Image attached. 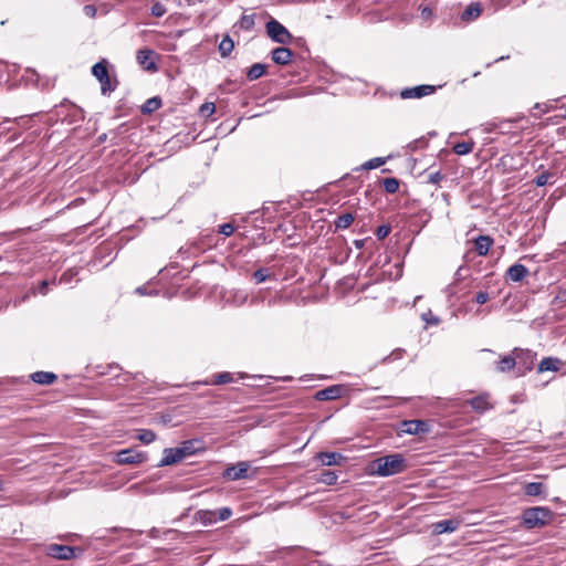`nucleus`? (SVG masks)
I'll list each match as a JSON object with an SVG mask.
<instances>
[{
  "instance_id": "obj_63",
  "label": "nucleus",
  "mask_w": 566,
  "mask_h": 566,
  "mask_svg": "<svg viewBox=\"0 0 566 566\" xmlns=\"http://www.w3.org/2000/svg\"><path fill=\"white\" fill-rule=\"evenodd\" d=\"M101 140H105V135L99 137Z\"/></svg>"
},
{
  "instance_id": "obj_26",
  "label": "nucleus",
  "mask_w": 566,
  "mask_h": 566,
  "mask_svg": "<svg viewBox=\"0 0 566 566\" xmlns=\"http://www.w3.org/2000/svg\"><path fill=\"white\" fill-rule=\"evenodd\" d=\"M545 486L541 482H530L524 485V493L528 496H539L544 493Z\"/></svg>"
},
{
  "instance_id": "obj_30",
  "label": "nucleus",
  "mask_w": 566,
  "mask_h": 566,
  "mask_svg": "<svg viewBox=\"0 0 566 566\" xmlns=\"http://www.w3.org/2000/svg\"><path fill=\"white\" fill-rule=\"evenodd\" d=\"M64 106H67L71 109L70 116L72 117V119L70 120V123L81 122L84 119L83 111L80 107L70 102L61 104V107Z\"/></svg>"
},
{
  "instance_id": "obj_2",
  "label": "nucleus",
  "mask_w": 566,
  "mask_h": 566,
  "mask_svg": "<svg viewBox=\"0 0 566 566\" xmlns=\"http://www.w3.org/2000/svg\"><path fill=\"white\" fill-rule=\"evenodd\" d=\"M554 518V513L546 506H534L524 510L522 513V524L531 528H539L548 525Z\"/></svg>"
},
{
  "instance_id": "obj_18",
  "label": "nucleus",
  "mask_w": 566,
  "mask_h": 566,
  "mask_svg": "<svg viewBox=\"0 0 566 566\" xmlns=\"http://www.w3.org/2000/svg\"><path fill=\"white\" fill-rule=\"evenodd\" d=\"M235 380L234 378V374L232 373H229V371H223V373H219L217 375L213 376V380H203V381H197V382H192L191 386L192 387H196L197 385H224V384H230V382H233Z\"/></svg>"
},
{
  "instance_id": "obj_52",
  "label": "nucleus",
  "mask_w": 566,
  "mask_h": 566,
  "mask_svg": "<svg viewBox=\"0 0 566 566\" xmlns=\"http://www.w3.org/2000/svg\"><path fill=\"white\" fill-rule=\"evenodd\" d=\"M84 12L88 17H94L96 14V8L93 4L84 6Z\"/></svg>"
},
{
  "instance_id": "obj_59",
  "label": "nucleus",
  "mask_w": 566,
  "mask_h": 566,
  "mask_svg": "<svg viewBox=\"0 0 566 566\" xmlns=\"http://www.w3.org/2000/svg\"><path fill=\"white\" fill-rule=\"evenodd\" d=\"M238 376H239V378H245L247 377V375L243 374V373H239Z\"/></svg>"
},
{
  "instance_id": "obj_48",
  "label": "nucleus",
  "mask_w": 566,
  "mask_h": 566,
  "mask_svg": "<svg viewBox=\"0 0 566 566\" xmlns=\"http://www.w3.org/2000/svg\"><path fill=\"white\" fill-rule=\"evenodd\" d=\"M422 319L426 321V323L430 324V325H438L440 323L439 317L432 315V313L430 311L428 313L422 314Z\"/></svg>"
},
{
  "instance_id": "obj_35",
  "label": "nucleus",
  "mask_w": 566,
  "mask_h": 566,
  "mask_svg": "<svg viewBox=\"0 0 566 566\" xmlns=\"http://www.w3.org/2000/svg\"><path fill=\"white\" fill-rule=\"evenodd\" d=\"M382 186L386 192L395 193L399 189V181L396 178H386L382 181Z\"/></svg>"
},
{
  "instance_id": "obj_11",
  "label": "nucleus",
  "mask_w": 566,
  "mask_h": 566,
  "mask_svg": "<svg viewBox=\"0 0 566 566\" xmlns=\"http://www.w3.org/2000/svg\"><path fill=\"white\" fill-rule=\"evenodd\" d=\"M401 431L407 434H421L429 432V424L423 420H405Z\"/></svg>"
},
{
  "instance_id": "obj_27",
  "label": "nucleus",
  "mask_w": 566,
  "mask_h": 566,
  "mask_svg": "<svg viewBox=\"0 0 566 566\" xmlns=\"http://www.w3.org/2000/svg\"><path fill=\"white\" fill-rule=\"evenodd\" d=\"M219 53L222 57H227L231 54V52L233 51L234 49V42L233 40L229 36V35H226L221 42L219 43Z\"/></svg>"
},
{
  "instance_id": "obj_28",
  "label": "nucleus",
  "mask_w": 566,
  "mask_h": 566,
  "mask_svg": "<svg viewBox=\"0 0 566 566\" xmlns=\"http://www.w3.org/2000/svg\"><path fill=\"white\" fill-rule=\"evenodd\" d=\"M266 66L262 63H254L252 66L249 67L247 72V77L250 81H254L260 78L265 73Z\"/></svg>"
},
{
  "instance_id": "obj_19",
  "label": "nucleus",
  "mask_w": 566,
  "mask_h": 566,
  "mask_svg": "<svg viewBox=\"0 0 566 566\" xmlns=\"http://www.w3.org/2000/svg\"><path fill=\"white\" fill-rule=\"evenodd\" d=\"M493 239L490 235H479L474 240V247L478 255L484 256L489 253L491 247L493 245Z\"/></svg>"
},
{
  "instance_id": "obj_42",
  "label": "nucleus",
  "mask_w": 566,
  "mask_h": 566,
  "mask_svg": "<svg viewBox=\"0 0 566 566\" xmlns=\"http://www.w3.org/2000/svg\"><path fill=\"white\" fill-rule=\"evenodd\" d=\"M217 512V520L227 521L232 516V510L230 507H221L219 510H214Z\"/></svg>"
},
{
  "instance_id": "obj_46",
  "label": "nucleus",
  "mask_w": 566,
  "mask_h": 566,
  "mask_svg": "<svg viewBox=\"0 0 566 566\" xmlns=\"http://www.w3.org/2000/svg\"><path fill=\"white\" fill-rule=\"evenodd\" d=\"M216 106L213 103H205L200 106V114L205 116H210L214 113Z\"/></svg>"
},
{
  "instance_id": "obj_16",
  "label": "nucleus",
  "mask_w": 566,
  "mask_h": 566,
  "mask_svg": "<svg viewBox=\"0 0 566 566\" xmlns=\"http://www.w3.org/2000/svg\"><path fill=\"white\" fill-rule=\"evenodd\" d=\"M271 54L273 62L279 65H287L292 62L293 52L285 46L275 48Z\"/></svg>"
},
{
  "instance_id": "obj_54",
  "label": "nucleus",
  "mask_w": 566,
  "mask_h": 566,
  "mask_svg": "<svg viewBox=\"0 0 566 566\" xmlns=\"http://www.w3.org/2000/svg\"><path fill=\"white\" fill-rule=\"evenodd\" d=\"M136 293H138V294H140V295H147V294H149V293L147 292L146 286H139V287H137V289H136Z\"/></svg>"
},
{
  "instance_id": "obj_45",
  "label": "nucleus",
  "mask_w": 566,
  "mask_h": 566,
  "mask_svg": "<svg viewBox=\"0 0 566 566\" xmlns=\"http://www.w3.org/2000/svg\"><path fill=\"white\" fill-rule=\"evenodd\" d=\"M25 78L28 82H30L34 85H38L40 76L35 70L27 69L25 70Z\"/></svg>"
},
{
  "instance_id": "obj_60",
  "label": "nucleus",
  "mask_w": 566,
  "mask_h": 566,
  "mask_svg": "<svg viewBox=\"0 0 566 566\" xmlns=\"http://www.w3.org/2000/svg\"><path fill=\"white\" fill-rule=\"evenodd\" d=\"M355 244H356V247H361V242L360 241H355Z\"/></svg>"
},
{
  "instance_id": "obj_41",
  "label": "nucleus",
  "mask_w": 566,
  "mask_h": 566,
  "mask_svg": "<svg viewBox=\"0 0 566 566\" xmlns=\"http://www.w3.org/2000/svg\"><path fill=\"white\" fill-rule=\"evenodd\" d=\"M150 11L154 17L160 18L167 12V9L163 3L155 2L153 3Z\"/></svg>"
},
{
  "instance_id": "obj_21",
  "label": "nucleus",
  "mask_w": 566,
  "mask_h": 566,
  "mask_svg": "<svg viewBox=\"0 0 566 566\" xmlns=\"http://www.w3.org/2000/svg\"><path fill=\"white\" fill-rule=\"evenodd\" d=\"M516 367V358L515 355H505L503 356L496 366V371L499 373H507L513 370Z\"/></svg>"
},
{
  "instance_id": "obj_50",
  "label": "nucleus",
  "mask_w": 566,
  "mask_h": 566,
  "mask_svg": "<svg viewBox=\"0 0 566 566\" xmlns=\"http://www.w3.org/2000/svg\"><path fill=\"white\" fill-rule=\"evenodd\" d=\"M489 300H490V295L488 292H484V291L476 293V295L474 297V301L480 305L485 304Z\"/></svg>"
},
{
  "instance_id": "obj_44",
  "label": "nucleus",
  "mask_w": 566,
  "mask_h": 566,
  "mask_svg": "<svg viewBox=\"0 0 566 566\" xmlns=\"http://www.w3.org/2000/svg\"><path fill=\"white\" fill-rule=\"evenodd\" d=\"M391 231V228L390 226L388 224H382L380 227L377 228L376 230V237L379 239V240H382L385 238H387L389 235Z\"/></svg>"
},
{
  "instance_id": "obj_33",
  "label": "nucleus",
  "mask_w": 566,
  "mask_h": 566,
  "mask_svg": "<svg viewBox=\"0 0 566 566\" xmlns=\"http://www.w3.org/2000/svg\"><path fill=\"white\" fill-rule=\"evenodd\" d=\"M161 106L160 97H151L149 98L142 107V112L145 114L157 111Z\"/></svg>"
},
{
  "instance_id": "obj_51",
  "label": "nucleus",
  "mask_w": 566,
  "mask_h": 566,
  "mask_svg": "<svg viewBox=\"0 0 566 566\" xmlns=\"http://www.w3.org/2000/svg\"><path fill=\"white\" fill-rule=\"evenodd\" d=\"M402 354H403L402 349H396L389 356L385 357L384 361H389V360L401 358Z\"/></svg>"
},
{
  "instance_id": "obj_38",
  "label": "nucleus",
  "mask_w": 566,
  "mask_h": 566,
  "mask_svg": "<svg viewBox=\"0 0 566 566\" xmlns=\"http://www.w3.org/2000/svg\"><path fill=\"white\" fill-rule=\"evenodd\" d=\"M156 434L153 430L143 429L138 433V440L145 444H149L155 441Z\"/></svg>"
},
{
  "instance_id": "obj_25",
  "label": "nucleus",
  "mask_w": 566,
  "mask_h": 566,
  "mask_svg": "<svg viewBox=\"0 0 566 566\" xmlns=\"http://www.w3.org/2000/svg\"><path fill=\"white\" fill-rule=\"evenodd\" d=\"M197 518L203 524V525H212L218 522L217 520V512L213 510H199L197 512Z\"/></svg>"
},
{
  "instance_id": "obj_57",
  "label": "nucleus",
  "mask_w": 566,
  "mask_h": 566,
  "mask_svg": "<svg viewBox=\"0 0 566 566\" xmlns=\"http://www.w3.org/2000/svg\"><path fill=\"white\" fill-rule=\"evenodd\" d=\"M422 14H423V15H430V14H431V10H430L429 8H424V9L422 10Z\"/></svg>"
},
{
  "instance_id": "obj_8",
  "label": "nucleus",
  "mask_w": 566,
  "mask_h": 566,
  "mask_svg": "<svg viewBox=\"0 0 566 566\" xmlns=\"http://www.w3.org/2000/svg\"><path fill=\"white\" fill-rule=\"evenodd\" d=\"M146 461V454L134 449H124L116 454L118 464H139Z\"/></svg>"
},
{
  "instance_id": "obj_39",
  "label": "nucleus",
  "mask_w": 566,
  "mask_h": 566,
  "mask_svg": "<svg viewBox=\"0 0 566 566\" xmlns=\"http://www.w3.org/2000/svg\"><path fill=\"white\" fill-rule=\"evenodd\" d=\"M386 163V158L375 157L363 164V169L370 170L382 166Z\"/></svg>"
},
{
  "instance_id": "obj_3",
  "label": "nucleus",
  "mask_w": 566,
  "mask_h": 566,
  "mask_svg": "<svg viewBox=\"0 0 566 566\" xmlns=\"http://www.w3.org/2000/svg\"><path fill=\"white\" fill-rule=\"evenodd\" d=\"M45 556L57 560H71L83 555L84 551L81 547L63 544H46L42 548Z\"/></svg>"
},
{
  "instance_id": "obj_15",
  "label": "nucleus",
  "mask_w": 566,
  "mask_h": 566,
  "mask_svg": "<svg viewBox=\"0 0 566 566\" xmlns=\"http://www.w3.org/2000/svg\"><path fill=\"white\" fill-rule=\"evenodd\" d=\"M461 522L457 518L442 520L433 524V532L438 535L451 533L459 528Z\"/></svg>"
},
{
  "instance_id": "obj_62",
  "label": "nucleus",
  "mask_w": 566,
  "mask_h": 566,
  "mask_svg": "<svg viewBox=\"0 0 566 566\" xmlns=\"http://www.w3.org/2000/svg\"><path fill=\"white\" fill-rule=\"evenodd\" d=\"M167 533H168V534H172V533H175V531L169 530V531H167Z\"/></svg>"
},
{
  "instance_id": "obj_37",
  "label": "nucleus",
  "mask_w": 566,
  "mask_h": 566,
  "mask_svg": "<svg viewBox=\"0 0 566 566\" xmlns=\"http://www.w3.org/2000/svg\"><path fill=\"white\" fill-rule=\"evenodd\" d=\"M239 27L250 31L254 27V14H243L239 20Z\"/></svg>"
},
{
  "instance_id": "obj_47",
  "label": "nucleus",
  "mask_w": 566,
  "mask_h": 566,
  "mask_svg": "<svg viewBox=\"0 0 566 566\" xmlns=\"http://www.w3.org/2000/svg\"><path fill=\"white\" fill-rule=\"evenodd\" d=\"M234 232V226L232 223H223L219 226V233L229 237Z\"/></svg>"
},
{
  "instance_id": "obj_23",
  "label": "nucleus",
  "mask_w": 566,
  "mask_h": 566,
  "mask_svg": "<svg viewBox=\"0 0 566 566\" xmlns=\"http://www.w3.org/2000/svg\"><path fill=\"white\" fill-rule=\"evenodd\" d=\"M560 366V360L554 357H545L538 365V373L557 371Z\"/></svg>"
},
{
  "instance_id": "obj_7",
  "label": "nucleus",
  "mask_w": 566,
  "mask_h": 566,
  "mask_svg": "<svg viewBox=\"0 0 566 566\" xmlns=\"http://www.w3.org/2000/svg\"><path fill=\"white\" fill-rule=\"evenodd\" d=\"M348 391L345 385H332L315 392L314 398L318 401L336 400Z\"/></svg>"
},
{
  "instance_id": "obj_9",
  "label": "nucleus",
  "mask_w": 566,
  "mask_h": 566,
  "mask_svg": "<svg viewBox=\"0 0 566 566\" xmlns=\"http://www.w3.org/2000/svg\"><path fill=\"white\" fill-rule=\"evenodd\" d=\"M156 57H157V54L151 49H142L137 52V55H136L138 64L145 71H151V72H156L158 70V67L156 65Z\"/></svg>"
},
{
  "instance_id": "obj_22",
  "label": "nucleus",
  "mask_w": 566,
  "mask_h": 566,
  "mask_svg": "<svg viewBox=\"0 0 566 566\" xmlns=\"http://www.w3.org/2000/svg\"><path fill=\"white\" fill-rule=\"evenodd\" d=\"M31 379L40 385H51L56 380V375L51 371H35L31 374Z\"/></svg>"
},
{
  "instance_id": "obj_6",
  "label": "nucleus",
  "mask_w": 566,
  "mask_h": 566,
  "mask_svg": "<svg viewBox=\"0 0 566 566\" xmlns=\"http://www.w3.org/2000/svg\"><path fill=\"white\" fill-rule=\"evenodd\" d=\"M513 354L516 358L518 376H523L533 369L534 361L536 359L535 353L530 349L514 348Z\"/></svg>"
},
{
  "instance_id": "obj_43",
  "label": "nucleus",
  "mask_w": 566,
  "mask_h": 566,
  "mask_svg": "<svg viewBox=\"0 0 566 566\" xmlns=\"http://www.w3.org/2000/svg\"><path fill=\"white\" fill-rule=\"evenodd\" d=\"M270 276L269 271L266 269H259L253 273V277L256 283L264 282Z\"/></svg>"
},
{
  "instance_id": "obj_53",
  "label": "nucleus",
  "mask_w": 566,
  "mask_h": 566,
  "mask_svg": "<svg viewBox=\"0 0 566 566\" xmlns=\"http://www.w3.org/2000/svg\"><path fill=\"white\" fill-rule=\"evenodd\" d=\"M48 284H49V282H48V281H42V282L39 284V286H38V289H36V292H38L39 294L45 295V294H46V286H48Z\"/></svg>"
},
{
  "instance_id": "obj_34",
  "label": "nucleus",
  "mask_w": 566,
  "mask_h": 566,
  "mask_svg": "<svg viewBox=\"0 0 566 566\" xmlns=\"http://www.w3.org/2000/svg\"><path fill=\"white\" fill-rule=\"evenodd\" d=\"M197 441L195 440H187L184 441L178 448L181 451V454L184 458H187L189 455H192L196 453L197 449L195 448Z\"/></svg>"
},
{
  "instance_id": "obj_40",
  "label": "nucleus",
  "mask_w": 566,
  "mask_h": 566,
  "mask_svg": "<svg viewBox=\"0 0 566 566\" xmlns=\"http://www.w3.org/2000/svg\"><path fill=\"white\" fill-rule=\"evenodd\" d=\"M553 177L551 172L544 171L536 176L535 178V185L537 187H543L547 184H549V179Z\"/></svg>"
},
{
  "instance_id": "obj_29",
  "label": "nucleus",
  "mask_w": 566,
  "mask_h": 566,
  "mask_svg": "<svg viewBox=\"0 0 566 566\" xmlns=\"http://www.w3.org/2000/svg\"><path fill=\"white\" fill-rule=\"evenodd\" d=\"M474 145L473 140L457 143L453 146V151L459 156L468 155L472 153Z\"/></svg>"
},
{
  "instance_id": "obj_14",
  "label": "nucleus",
  "mask_w": 566,
  "mask_h": 566,
  "mask_svg": "<svg viewBox=\"0 0 566 566\" xmlns=\"http://www.w3.org/2000/svg\"><path fill=\"white\" fill-rule=\"evenodd\" d=\"M528 275V269L521 263H515L506 270V280L521 282Z\"/></svg>"
},
{
  "instance_id": "obj_55",
  "label": "nucleus",
  "mask_w": 566,
  "mask_h": 566,
  "mask_svg": "<svg viewBox=\"0 0 566 566\" xmlns=\"http://www.w3.org/2000/svg\"><path fill=\"white\" fill-rule=\"evenodd\" d=\"M6 486V480L3 475H0V491H3Z\"/></svg>"
},
{
  "instance_id": "obj_5",
  "label": "nucleus",
  "mask_w": 566,
  "mask_h": 566,
  "mask_svg": "<svg viewBox=\"0 0 566 566\" xmlns=\"http://www.w3.org/2000/svg\"><path fill=\"white\" fill-rule=\"evenodd\" d=\"M265 28L266 33L272 41L280 44H289L292 41V34L290 31L277 20H269Z\"/></svg>"
},
{
  "instance_id": "obj_31",
  "label": "nucleus",
  "mask_w": 566,
  "mask_h": 566,
  "mask_svg": "<svg viewBox=\"0 0 566 566\" xmlns=\"http://www.w3.org/2000/svg\"><path fill=\"white\" fill-rule=\"evenodd\" d=\"M338 475L336 472L331 470H325L319 474L318 482L326 485H334L337 482Z\"/></svg>"
},
{
  "instance_id": "obj_49",
  "label": "nucleus",
  "mask_w": 566,
  "mask_h": 566,
  "mask_svg": "<svg viewBox=\"0 0 566 566\" xmlns=\"http://www.w3.org/2000/svg\"><path fill=\"white\" fill-rule=\"evenodd\" d=\"M443 176L440 171L431 172L428 177V182L432 185H439Z\"/></svg>"
},
{
  "instance_id": "obj_32",
  "label": "nucleus",
  "mask_w": 566,
  "mask_h": 566,
  "mask_svg": "<svg viewBox=\"0 0 566 566\" xmlns=\"http://www.w3.org/2000/svg\"><path fill=\"white\" fill-rule=\"evenodd\" d=\"M354 221V216L352 213H343L338 216L335 220L336 229H347Z\"/></svg>"
},
{
  "instance_id": "obj_58",
  "label": "nucleus",
  "mask_w": 566,
  "mask_h": 566,
  "mask_svg": "<svg viewBox=\"0 0 566 566\" xmlns=\"http://www.w3.org/2000/svg\"><path fill=\"white\" fill-rule=\"evenodd\" d=\"M507 59H509V55L500 56V57H499V59H496L494 62L504 61V60H507Z\"/></svg>"
},
{
  "instance_id": "obj_20",
  "label": "nucleus",
  "mask_w": 566,
  "mask_h": 566,
  "mask_svg": "<svg viewBox=\"0 0 566 566\" xmlns=\"http://www.w3.org/2000/svg\"><path fill=\"white\" fill-rule=\"evenodd\" d=\"M469 403L473 410H475L480 413L489 410L492 407L491 403L489 402L488 395H481V396L473 397L472 399L469 400Z\"/></svg>"
},
{
  "instance_id": "obj_17",
  "label": "nucleus",
  "mask_w": 566,
  "mask_h": 566,
  "mask_svg": "<svg viewBox=\"0 0 566 566\" xmlns=\"http://www.w3.org/2000/svg\"><path fill=\"white\" fill-rule=\"evenodd\" d=\"M316 459L326 467L339 465L342 461L345 460V457L338 452H319L316 455Z\"/></svg>"
},
{
  "instance_id": "obj_13",
  "label": "nucleus",
  "mask_w": 566,
  "mask_h": 566,
  "mask_svg": "<svg viewBox=\"0 0 566 566\" xmlns=\"http://www.w3.org/2000/svg\"><path fill=\"white\" fill-rule=\"evenodd\" d=\"M185 458L181 454V451L178 447L176 448H166L163 452V458L160 462L158 463V467H168L176 464L180 461H182Z\"/></svg>"
},
{
  "instance_id": "obj_12",
  "label": "nucleus",
  "mask_w": 566,
  "mask_h": 566,
  "mask_svg": "<svg viewBox=\"0 0 566 566\" xmlns=\"http://www.w3.org/2000/svg\"><path fill=\"white\" fill-rule=\"evenodd\" d=\"M249 468L250 465L248 462H238L237 464L227 468L223 473V476L231 481L244 479L247 476Z\"/></svg>"
},
{
  "instance_id": "obj_1",
  "label": "nucleus",
  "mask_w": 566,
  "mask_h": 566,
  "mask_svg": "<svg viewBox=\"0 0 566 566\" xmlns=\"http://www.w3.org/2000/svg\"><path fill=\"white\" fill-rule=\"evenodd\" d=\"M406 459L400 453L380 457L373 462V469L379 476H391L406 470Z\"/></svg>"
},
{
  "instance_id": "obj_36",
  "label": "nucleus",
  "mask_w": 566,
  "mask_h": 566,
  "mask_svg": "<svg viewBox=\"0 0 566 566\" xmlns=\"http://www.w3.org/2000/svg\"><path fill=\"white\" fill-rule=\"evenodd\" d=\"M461 271H462V268H459L458 271L455 272L454 274V282L449 284L446 289H444V293L447 294V296L449 298L453 297L455 294H457V282L461 279Z\"/></svg>"
},
{
  "instance_id": "obj_56",
  "label": "nucleus",
  "mask_w": 566,
  "mask_h": 566,
  "mask_svg": "<svg viewBox=\"0 0 566 566\" xmlns=\"http://www.w3.org/2000/svg\"><path fill=\"white\" fill-rule=\"evenodd\" d=\"M158 533H159V531L157 528H151L150 532H149L151 537H157Z\"/></svg>"
},
{
  "instance_id": "obj_4",
  "label": "nucleus",
  "mask_w": 566,
  "mask_h": 566,
  "mask_svg": "<svg viewBox=\"0 0 566 566\" xmlns=\"http://www.w3.org/2000/svg\"><path fill=\"white\" fill-rule=\"evenodd\" d=\"M92 74L101 84V93L103 95H109L112 92L115 91L117 86V81L111 80L107 60L103 59L99 62L95 63L92 67Z\"/></svg>"
},
{
  "instance_id": "obj_61",
  "label": "nucleus",
  "mask_w": 566,
  "mask_h": 566,
  "mask_svg": "<svg viewBox=\"0 0 566 566\" xmlns=\"http://www.w3.org/2000/svg\"><path fill=\"white\" fill-rule=\"evenodd\" d=\"M60 281H61V282H64V281H65V274H63V275L61 276V280H60Z\"/></svg>"
},
{
  "instance_id": "obj_10",
  "label": "nucleus",
  "mask_w": 566,
  "mask_h": 566,
  "mask_svg": "<svg viewBox=\"0 0 566 566\" xmlns=\"http://www.w3.org/2000/svg\"><path fill=\"white\" fill-rule=\"evenodd\" d=\"M434 92H436V86L423 84V85H418V86H415V87L403 88L400 92V97L403 98V99L421 98V97L431 95Z\"/></svg>"
},
{
  "instance_id": "obj_24",
  "label": "nucleus",
  "mask_w": 566,
  "mask_h": 566,
  "mask_svg": "<svg viewBox=\"0 0 566 566\" xmlns=\"http://www.w3.org/2000/svg\"><path fill=\"white\" fill-rule=\"evenodd\" d=\"M481 12H482V8H481L480 3H478V2L470 3L464 9V11L461 13V19L464 21H472V20L479 18Z\"/></svg>"
}]
</instances>
